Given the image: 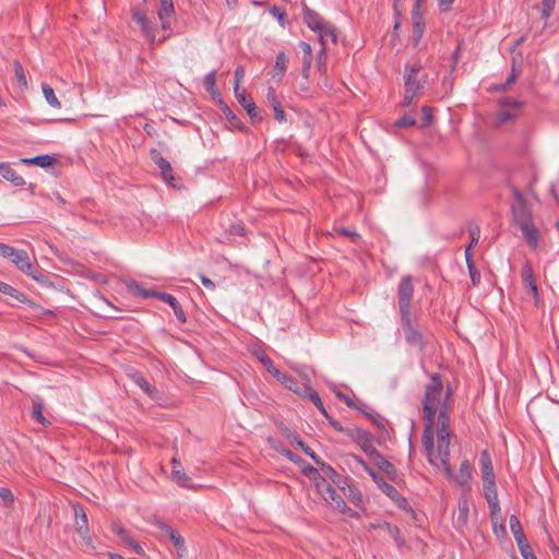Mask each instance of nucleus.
Returning <instances> with one entry per match:
<instances>
[{
	"instance_id": "f257e3e1",
	"label": "nucleus",
	"mask_w": 559,
	"mask_h": 559,
	"mask_svg": "<svg viewBox=\"0 0 559 559\" xmlns=\"http://www.w3.org/2000/svg\"><path fill=\"white\" fill-rule=\"evenodd\" d=\"M429 379L430 381L425 386V394L421 402L424 420L423 445L429 463L437 465V457L433 456V437L437 412L442 403L443 381L440 373H432L429 376Z\"/></svg>"
},
{
	"instance_id": "f03ea898",
	"label": "nucleus",
	"mask_w": 559,
	"mask_h": 559,
	"mask_svg": "<svg viewBox=\"0 0 559 559\" xmlns=\"http://www.w3.org/2000/svg\"><path fill=\"white\" fill-rule=\"evenodd\" d=\"M511 212L513 222L522 231L525 242L533 251H536L539 247L540 236L527 204H512Z\"/></svg>"
},
{
	"instance_id": "7ed1b4c3",
	"label": "nucleus",
	"mask_w": 559,
	"mask_h": 559,
	"mask_svg": "<svg viewBox=\"0 0 559 559\" xmlns=\"http://www.w3.org/2000/svg\"><path fill=\"white\" fill-rule=\"evenodd\" d=\"M355 461L364 468V471L372 478L379 489L389 497L400 509L405 510L408 507L406 498L391 484L378 474L361 456L354 455Z\"/></svg>"
},
{
	"instance_id": "20e7f679",
	"label": "nucleus",
	"mask_w": 559,
	"mask_h": 559,
	"mask_svg": "<svg viewBox=\"0 0 559 559\" xmlns=\"http://www.w3.org/2000/svg\"><path fill=\"white\" fill-rule=\"evenodd\" d=\"M401 328L404 333L405 342L408 346L424 353L427 340L421 331L418 318L414 313L401 314Z\"/></svg>"
},
{
	"instance_id": "39448f33",
	"label": "nucleus",
	"mask_w": 559,
	"mask_h": 559,
	"mask_svg": "<svg viewBox=\"0 0 559 559\" xmlns=\"http://www.w3.org/2000/svg\"><path fill=\"white\" fill-rule=\"evenodd\" d=\"M274 449L288 459L290 462L298 465L301 468L302 474L308 477L310 480L314 481L316 486L320 488V483H325V477L320 474L319 469L309 463H307L301 456L295 454L289 449L284 447H274Z\"/></svg>"
},
{
	"instance_id": "423d86ee",
	"label": "nucleus",
	"mask_w": 559,
	"mask_h": 559,
	"mask_svg": "<svg viewBox=\"0 0 559 559\" xmlns=\"http://www.w3.org/2000/svg\"><path fill=\"white\" fill-rule=\"evenodd\" d=\"M11 262L14 263L21 272L32 277L37 283H46V275L37 270L36 264L31 262L28 253L25 250L16 249L14 255L11 258Z\"/></svg>"
},
{
	"instance_id": "0eeeda50",
	"label": "nucleus",
	"mask_w": 559,
	"mask_h": 559,
	"mask_svg": "<svg viewBox=\"0 0 559 559\" xmlns=\"http://www.w3.org/2000/svg\"><path fill=\"white\" fill-rule=\"evenodd\" d=\"M423 66L420 62H414L412 64L407 63L404 67V86L406 92H412L413 94H419L420 90L424 88L427 83L428 74L421 75L420 79L417 78L418 73L421 71Z\"/></svg>"
},
{
	"instance_id": "6e6552de",
	"label": "nucleus",
	"mask_w": 559,
	"mask_h": 559,
	"mask_svg": "<svg viewBox=\"0 0 559 559\" xmlns=\"http://www.w3.org/2000/svg\"><path fill=\"white\" fill-rule=\"evenodd\" d=\"M414 296L413 277L404 275L397 285V304L401 314L413 313L412 300Z\"/></svg>"
},
{
	"instance_id": "1a4fd4ad",
	"label": "nucleus",
	"mask_w": 559,
	"mask_h": 559,
	"mask_svg": "<svg viewBox=\"0 0 559 559\" xmlns=\"http://www.w3.org/2000/svg\"><path fill=\"white\" fill-rule=\"evenodd\" d=\"M150 156L157 165L164 181L174 188H179L181 186L180 178L175 175L170 163L156 148L150 150Z\"/></svg>"
},
{
	"instance_id": "9d476101",
	"label": "nucleus",
	"mask_w": 559,
	"mask_h": 559,
	"mask_svg": "<svg viewBox=\"0 0 559 559\" xmlns=\"http://www.w3.org/2000/svg\"><path fill=\"white\" fill-rule=\"evenodd\" d=\"M152 524L159 530L162 536L167 537L173 543L178 551V556L181 557L186 551L183 537L169 524L158 518H155Z\"/></svg>"
},
{
	"instance_id": "9b49d317",
	"label": "nucleus",
	"mask_w": 559,
	"mask_h": 559,
	"mask_svg": "<svg viewBox=\"0 0 559 559\" xmlns=\"http://www.w3.org/2000/svg\"><path fill=\"white\" fill-rule=\"evenodd\" d=\"M499 106L502 108L497 114L498 123H506L511 121L518 117L519 109L522 107L523 103L519 102L511 97H503L499 99Z\"/></svg>"
},
{
	"instance_id": "f8f14e48",
	"label": "nucleus",
	"mask_w": 559,
	"mask_h": 559,
	"mask_svg": "<svg viewBox=\"0 0 559 559\" xmlns=\"http://www.w3.org/2000/svg\"><path fill=\"white\" fill-rule=\"evenodd\" d=\"M521 280L524 285L525 292L533 296L536 302L539 300V293L536 276L532 263L526 260L521 270Z\"/></svg>"
},
{
	"instance_id": "ddd939ff",
	"label": "nucleus",
	"mask_w": 559,
	"mask_h": 559,
	"mask_svg": "<svg viewBox=\"0 0 559 559\" xmlns=\"http://www.w3.org/2000/svg\"><path fill=\"white\" fill-rule=\"evenodd\" d=\"M321 486H324V490L326 493V496L324 497L325 500H330V503L335 510L340 511L342 514H347L350 518H356L358 515L356 511L352 510L346 504L344 499L340 495H337L335 489L330 484H328L326 481L320 483V487Z\"/></svg>"
},
{
	"instance_id": "4468645a",
	"label": "nucleus",
	"mask_w": 559,
	"mask_h": 559,
	"mask_svg": "<svg viewBox=\"0 0 559 559\" xmlns=\"http://www.w3.org/2000/svg\"><path fill=\"white\" fill-rule=\"evenodd\" d=\"M452 394L453 390L450 385L447 386V390L443 395L442 403L437 412L438 425H447L450 426V414L452 409Z\"/></svg>"
},
{
	"instance_id": "2eb2a0df",
	"label": "nucleus",
	"mask_w": 559,
	"mask_h": 559,
	"mask_svg": "<svg viewBox=\"0 0 559 559\" xmlns=\"http://www.w3.org/2000/svg\"><path fill=\"white\" fill-rule=\"evenodd\" d=\"M274 372L276 373L275 379L286 389L296 393L300 397L306 392V381L302 384H299L296 379H294L292 376L287 373H284L280 370H275Z\"/></svg>"
},
{
	"instance_id": "dca6fc26",
	"label": "nucleus",
	"mask_w": 559,
	"mask_h": 559,
	"mask_svg": "<svg viewBox=\"0 0 559 559\" xmlns=\"http://www.w3.org/2000/svg\"><path fill=\"white\" fill-rule=\"evenodd\" d=\"M10 290L5 295L14 298L19 302L27 305L31 309L35 310L38 316H51L53 312L49 309H44L36 302H34L32 299L27 298L23 293L14 288L13 286H10Z\"/></svg>"
},
{
	"instance_id": "f3484780",
	"label": "nucleus",
	"mask_w": 559,
	"mask_h": 559,
	"mask_svg": "<svg viewBox=\"0 0 559 559\" xmlns=\"http://www.w3.org/2000/svg\"><path fill=\"white\" fill-rule=\"evenodd\" d=\"M302 15L304 22L307 26L313 32H321L322 27L325 23L324 19L316 11L307 7V4H302Z\"/></svg>"
},
{
	"instance_id": "a211bd4d",
	"label": "nucleus",
	"mask_w": 559,
	"mask_h": 559,
	"mask_svg": "<svg viewBox=\"0 0 559 559\" xmlns=\"http://www.w3.org/2000/svg\"><path fill=\"white\" fill-rule=\"evenodd\" d=\"M373 461L374 465L383 472L393 483L397 481V471L396 467L388 461L379 451L376 454L370 456Z\"/></svg>"
},
{
	"instance_id": "6ab92c4d",
	"label": "nucleus",
	"mask_w": 559,
	"mask_h": 559,
	"mask_svg": "<svg viewBox=\"0 0 559 559\" xmlns=\"http://www.w3.org/2000/svg\"><path fill=\"white\" fill-rule=\"evenodd\" d=\"M374 441L380 443V441L378 439H376L374 436L370 431H367L364 429L359 436H356L355 442L370 457L373 454H376L378 451L373 447Z\"/></svg>"
},
{
	"instance_id": "aec40b11",
	"label": "nucleus",
	"mask_w": 559,
	"mask_h": 559,
	"mask_svg": "<svg viewBox=\"0 0 559 559\" xmlns=\"http://www.w3.org/2000/svg\"><path fill=\"white\" fill-rule=\"evenodd\" d=\"M217 105L233 128L245 133L249 132V128L242 123L240 118L234 114L231 108L223 99H218Z\"/></svg>"
},
{
	"instance_id": "412c9836",
	"label": "nucleus",
	"mask_w": 559,
	"mask_h": 559,
	"mask_svg": "<svg viewBox=\"0 0 559 559\" xmlns=\"http://www.w3.org/2000/svg\"><path fill=\"white\" fill-rule=\"evenodd\" d=\"M158 17L164 29L171 26V19L175 14L173 0H159Z\"/></svg>"
},
{
	"instance_id": "4be33fe9",
	"label": "nucleus",
	"mask_w": 559,
	"mask_h": 559,
	"mask_svg": "<svg viewBox=\"0 0 559 559\" xmlns=\"http://www.w3.org/2000/svg\"><path fill=\"white\" fill-rule=\"evenodd\" d=\"M75 526L82 538H87L90 534L88 520L84 508L81 504L74 506Z\"/></svg>"
},
{
	"instance_id": "5701e85b",
	"label": "nucleus",
	"mask_w": 559,
	"mask_h": 559,
	"mask_svg": "<svg viewBox=\"0 0 559 559\" xmlns=\"http://www.w3.org/2000/svg\"><path fill=\"white\" fill-rule=\"evenodd\" d=\"M320 469L335 486L345 490V485L349 481L348 477L338 474L330 464L324 461L320 464Z\"/></svg>"
},
{
	"instance_id": "b1692460",
	"label": "nucleus",
	"mask_w": 559,
	"mask_h": 559,
	"mask_svg": "<svg viewBox=\"0 0 559 559\" xmlns=\"http://www.w3.org/2000/svg\"><path fill=\"white\" fill-rule=\"evenodd\" d=\"M158 300L167 302L170 306V308L173 309L177 320L181 324L187 322V317H186V313H185V311L182 309V306L180 305V302L177 300V298L175 296H173L171 294L163 292L158 296Z\"/></svg>"
},
{
	"instance_id": "393cba45",
	"label": "nucleus",
	"mask_w": 559,
	"mask_h": 559,
	"mask_svg": "<svg viewBox=\"0 0 559 559\" xmlns=\"http://www.w3.org/2000/svg\"><path fill=\"white\" fill-rule=\"evenodd\" d=\"M266 98H267L270 106L273 109L274 119L278 122H284L286 120V112L283 109L282 104H281L280 99L277 98L276 92L273 87L267 88Z\"/></svg>"
},
{
	"instance_id": "a878e982",
	"label": "nucleus",
	"mask_w": 559,
	"mask_h": 559,
	"mask_svg": "<svg viewBox=\"0 0 559 559\" xmlns=\"http://www.w3.org/2000/svg\"><path fill=\"white\" fill-rule=\"evenodd\" d=\"M468 513H469V507H468V501L466 498L462 497L459 499V503H457V514H456V518L454 519V526L456 528H464L467 526V523H468Z\"/></svg>"
},
{
	"instance_id": "bb28decb",
	"label": "nucleus",
	"mask_w": 559,
	"mask_h": 559,
	"mask_svg": "<svg viewBox=\"0 0 559 559\" xmlns=\"http://www.w3.org/2000/svg\"><path fill=\"white\" fill-rule=\"evenodd\" d=\"M521 72H522L521 66H518L515 63V60L513 59L511 72H510L506 83L499 84V85H492L490 87V91L491 92H507L516 82Z\"/></svg>"
},
{
	"instance_id": "cd10ccee",
	"label": "nucleus",
	"mask_w": 559,
	"mask_h": 559,
	"mask_svg": "<svg viewBox=\"0 0 559 559\" xmlns=\"http://www.w3.org/2000/svg\"><path fill=\"white\" fill-rule=\"evenodd\" d=\"M243 96H245V100H240V98H236V99L245 108V110L247 111V115L250 117L252 123H258V122L262 121L263 118H262L258 107L255 106L254 102L247 94L246 91H245Z\"/></svg>"
},
{
	"instance_id": "c85d7f7f",
	"label": "nucleus",
	"mask_w": 559,
	"mask_h": 559,
	"mask_svg": "<svg viewBox=\"0 0 559 559\" xmlns=\"http://www.w3.org/2000/svg\"><path fill=\"white\" fill-rule=\"evenodd\" d=\"M479 463L481 469V480L496 479L491 457L487 450H484L480 453Z\"/></svg>"
},
{
	"instance_id": "c756f323",
	"label": "nucleus",
	"mask_w": 559,
	"mask_h": 559,
	"mask_svg": "<svg viewBox=\"0 0 559 559\" xmlns=\"http://www.w3.org/2000/svg\"><path fill=\"white\" fill-rule=\"evenodd\" d=\"M0 175L8 181L12 182L15 187H20L25 183L23 177L20 176L9 163H0Z\"/></svg>"
},
{
	"instance_id": "7c9ffc66",
	"label": "nucleus",
	"mask_w": 559,
	"mask_h": 559,
	"mask_svg": "<svg viewBox=\"0 0 559 559\" xmlns=\"http://www.w3.org/2000/svg\"><path fill=\"white\" fill-rule=\"evenodd\" d=\"M58 159L52 155H38L32 158H21V163L26 165H36L41 168H48L56 165Z\"/></svg>"
},
{
	"instance_id": "2f4dec72",
	"label": "nucleus",
	"mask_w": 559,
	"mask_h": 559,
	"mask_svg": "<svg viewBox=\"0 0 559 559\" xmlns=\"http://www.w3.org/2000/svg\"><path fill=\"white\" fill-rule=\"evenodd\" d=\"M372 527H379V528L383 530L388 535H390L394 539V542L396 543V545L399 547L404 546L405 539L402 536L401 531L397 526H395L389 522H383L378 525H372Z\"/></svg>"
},
{
	"instance_id": "473e14b6",
	"label": "nucleus",
	"mask_w": 559,
	"mask_h": 559,
	"mask_svg": "<svg viewBox=\"0 0 559 559\" xmlns=\"http://www.w3.org/2000/svg\"><path fill=\"white\" fill-rule=\"evenodd\" d=\"M171 463L174 480H176L181 487H189L190 477L183 472L180 461L174 457Z\"/></svg>"
},
{
	"instance_id": "72a5a7b5",
	"label": "nucleus",
	"mask_w": 559,
	"mask_h": 559,
	"mask_svg": "<svg viewBox=\"0 0 559 559\" xmlns=\"http://www.w3.org/2000/svg\"><path fill=\"white\" fill-rule=\"evenodd\" d=\"M288 57L284 51H280L276 55L273 78H277V81H281L287 70Z\"/></svg>"
},
{
	"instance_id": "f704fd0d",
	"label": "nucleus",
	"mask_w": 559,
	"mask_h": 559,
	"mask_svg": "<svg viewBox=\"0 0 559 559\" xmlns=\"http://www.w3.org/2000/svg\"><path fill=\"white\" fill-rule=\"evenodd\" d=\"M304 379L306 380V392L302 394L301 399L311 401L318 409L322 408L324 406L323 402L318 392L311 388L310 378L304 374Z\"/></svg>"
},
{
	"instance_id": "c9c22d12",
	"label": "nucleus",
	"mask_w": 559,
	"mask_h": 559,
	"mask_svg": "<svg viewBox=\"0 0 559 559\" xmlns=\"http://www.w3.org/2000/svg\"><path fill=\"white\" fill-rule=\"evenodd\" d=\"M204 87L211 94L212 98L216 102L221 98V93L216 87V71H211L204 76Z\"/></svg>"
},
{
	"instance_id": "e433bc0d",
	"label": "nucleus",
	"mask_w": 559,
	"mask_h": 559,
	"mask_svg": "<svg viewBox=\"0 0 559 559\" xmlns=\"http://www.w3.org/2000/svg\"><path fill=\"white\" fill-rule=\"evenodd\" d=\"M133 20L140 25L141 29L147 36H152V39H154V34H153L154 28L151 25V22L148 21L145 13L141 12L140 10H133Z\"/></svg>"
},
{
	"instance_id": "4c0bfd02",
	"label": "nucleus",
	"mask_w": 559,
	"mask_h": 559,
	"mask_svg": "<svg viewBox=\"0 0 559 559\" xmlns=\"http://www.w3.org/2000/svg\"><path fill=\"white\" fill-rule=\"evenodd\" d=\"M245 76V69L242 66H238L234 73V93L236 98L245 100V90L240 88V82Z\"/></svg>"
},
{
	"instance_id": "58836bf2",
	"label": "nucleus",
	"mask_w": 559,
	"mask_h": 559,
	"mask_svg": "<svg viewBox=\"0 0 559 559\" xmlns=\"http://www.w3.org/2000/svg\"><path fill=\"white\" fill-rule=\"evenodd\" d=\"M129 288L138 296H141V297H144V298H151V297H154L156 299H158V296L163 293V292H158V290H154V289H145V288H142L138 282L135 281H131V283L129 284Z\"/></svg>"
},
{
	"instance_id": "ea45409f",
	"label": "nucleus",
	"mask_w": 559,
	"mask_h": 559,
	"mask_svg": "<svg viewBox=\"0 0 559 559\" xmlns=\"http://www.w3.org/2000/svg\"><path fill=\"white\" fill-rule=\"evenodd\" d=\"M483 489L487 502L498 500L496 479L483 480Z\"/></svg>"
},
{
	"instance_id": "a19ab883",
	"label": "nucleus",
	"mask_w": 559,
	"mask_h": 559,
	"mask_svg": "<svg viewBox=\"0 0 559 559\" xmlns=\"http://www.w3.org/2000/svg\"><path fill=\"white\" fill-rule=\"evenodd\" d=\"M44 404L41 401H33L32 416L43 426H49L50 421L43 415Z\"/></svg>"
},
{
	"instance_id": "79ce46f5",
	"label": "nucleus",
	"mask_w": 559,
	"mask_h": 559,
	"mask_svg": "<svg viewBox=\"0 0 559 559\" xmlns=\"http://www.w3.org/2000/svg\"><path fill=\"white\" fill-rule=\"evenodd\" d=\"M133 379L136 385H139L148 396L155 397L157 395V389L152 385L144 377L136 374L133 377Z\"/></svg>"
},
{
	"instance_id": "37998d69",
	"label": "nucleus",
	"mask_w": 559,
	"mask_h": 559,
	"mask_svg": "<svg viewBox=\"0 0 559 559\" xmlns=\"http://www.w3.org/2000/svg\"><path fill=\"white\" fill-rule=\"evenodd\" d=\"M111 532L116 534L124 545L132 543V537L129 532L119 522L111 523Z\"/></svg>"
},
{
	"instance_id": "c03bdc74",
	"label": "nucleus",
	"mask_w": 559,
	"mask_h": 559,
	"mask_svg": "<svg viewBox=\"0 0 559 559\" xmlns=\"http://www.w3.org/2000/svg\"><path fill=\"white\" fill-rule=\"evenodd\" d=\"M413 22V46L417 47L424 36L426 28L425 20L412 21Z\"/></svg>"
},
{
	"instance_id": "a18cd8bd",
	"label": "nucleus",
	"mask_w": 559,
	"mask_h": 559,
	"mask_svg": "<svg viewBox=\"0 0 559 559\" xmlns=\"http://www.w3.org/2000/svg\"><path fill=\"white\" fill-rule=\"evenodd\" d=\"M41 88H43V94L47 100V103L51 106V107H55V108H60V102L58 100L56 94H55V91L53 88L49 85V84H46L44 83L41 85Z\"/></svg>"
},
{
	"instance_id": "49530a36",
	"label": "nucleus",
	"mask_w": 559,
	"mask_h": 559,
	"mask_svg": "<svg viewBox=\"0 0 559 559\" xmlns=\"http://www.w3.org/2000/svg\"><path fill=\"white\" fill-rule=\"evenodd\" d=\"M344 495L349 499L350 502H353L356 506H359L361 503V493L360 491L353 485L347 483L345 485Z\"/></svg>"
},
{
	"instance_id": "de8ad7c7",
	"label": "nucleus",
	"mask_w": 559,
	"mask_h": 559,
	"mask_svg": "<svg viewBox=\"0 0 559 559\" xmlns=\"http://www.w3.org/2000/svg\"><path fill=\"white\" fill-rule=\"evenodd\" d=\"M13 69L16 82L22 88H27V80L22 63L19 60L13 61Z\"/></svg>"
},
{
	"instance_id": "09e8293b",
	"label": "nucleus",
	"mask_w": 559,
	"mask_h": 559,
	"mask_svg": "<svg viewBox=\"0 0 559 559\" xmlns=\"http://www.w3.org/2000/svg\"><path fill=\"white\" fill-rule=\"evenodd\" d=\"M450 435L437 437L439 456H443L445 459L447 456H450Z\"/></svg>"
},
{
	"instance_id": "8fccbe9b",
	"label": "nucleus",
	"mask_w": 559,
	"mask_h": 559,
	"mask_svg": "<svg viewBox=\"0 0 559 559\" xmlns=\"http://www.w3.org/2000/svg\"><path fill=\"white\" fill-rule=\"evenodd\" d=\"M270 14L277 19L278 23L285 27L288 24L287 14L284 8L272 5L269 10Z\"/></svg>"
},
{
	"instance_id": "3c124183",
	"label": "nucleus",
	"mask_w": 559,
	"mask_h": 559,
	"mask_svg": "<svg viewBox=\"0 0 559 559\" xmlns=\"http://www.w3.org/2000/svg\"><path fill=\"white\" fill-rule=\"evenodd\" d=\"M377 428H379L381 431L385 430V420L377 413L373 412H367L360 407L359 409Z\"/></svg>"
},
{
	"instance_id": "603ef678",
	"label": "nucleus",
	"mask_w": 559,
	"mask_h": 559,
	"mask_svg": "<svg viewBox=\"0 0 559 559\" xmlns=\"http://www.w3.org/2000/svg\"><path fill=\"white\" fill-rule=\"evenodd\" d=\"M472 471H473L472 465L467 460L461 462V465H460V477H461L460 483H461V485H464L468 479H471Z\"/></svg>"
},
{
	"instance_id": "864d4df0",
	"label": "nucleus",
	"mask_w": 559,
	"mask_h": 559,
	"mask_svg": "<svg viewBox=\"0 0 559 559\" xmlns=\"http://www.w3.org/2000/svg\"><path fill=\"white\" fill-rule=\"evenodd\" d=\"M317 34H318V36H321V37H322V35H324V37H330L333 44L337 43L336 29H335V26L331 23L325 22L322 27V31L317 32Z\"/></svg>"
},
{
	"instance_id": "5fc2aeb1",
	"label": "nucleus",
	"mask_w": 559,
	"mask_h": 559,
	"mask_svg": "<svg viewBox=\"0 0 559 559\" xmlns=\"http://www.w3.org/2000/svg\"><path fill=\"white\" fill-rule=\"evenodd\" d=\"M490 515L492 520L493 532L497 533V520H500V506L499 500L488 502Z\"/></svg>"
},
{
	"instance_id": "6e6d98bb",
	"label": "nucleus",
	"mask_w": 559,
	"mask_h": 559,
	"mask_svg": "<svg viewBox=\"0 0 559 559\" xmlns=\"http://www.w3.org/2000/svg\"><path fill=\"white\" fill-rule=\"evenodd\" d=\"M510 528H511V532H512L514 538L521 537L522 535H524V531L522 528L521 522H520L519 518L514 514H512L510 516Z\"/></svg>"
},
{
	"instance_id": "4d7b16f0",
	"label": "nucleus",
	"mask_w": 559,
	"mask_h": 559,
	"mask_svg": "<svg viewBox=\"0 0 559 559\" xmlns=\"http://www.w3.org/2000/svg\"><path fill=\"white\" fill-rule=\"evenodd\" d=\"M316 66L320 73L326 72V47H321L317 56Z\"/></svg>"
},
{
	"instance_id": "13d9d810",
	"label": "nucleus",
	"mask_w": 559,
	"mask_h": 559,
	"mask_svg": "<svg viewBox=\"0 0 559 559\" xmlns=\"http://www.w3.org/2000/svg\"><path fill=\"white\" fill-rule=\"evenodd\" d=\"M298 447L309 456L313 460V462L320 466V464L323 462V460L317 455V453L304 441H298Z\"/></svg>"
},
{
	"instance_id": "bf43d9fd",
	"label": "nucleus",
	"mask_w": 559,
	"mask_h": 559,
	"mask_svg": "<svg viewBox=\"0 0 559 559\" xmlns=\"http://www.w3.org/2000/svg\"><path fill=\"white\" fill-rule=\"evenodd\" d=\"M280 431L284 438L298 445V441H302L298 435L292 431L287 426L281 424Z\"/></svg>"
},
{
	"instance_id": "052dcab7",
	"label": "nucleus",
	"mask_w": 559,
	"mask_h": 559,
	"mask_svg": "<svg viewBox=\"0 0 559 559\" xmlns=\"http://www.w3.org/2000/svg\"><path fill=\"white\" fill-rule=\"evenodd\" d=\"M335 231L338 235H342V236L350 239V241L354 243H356L360 239V235L357 231L345 228V227L337 228V229H335Z\"/></svg>"
},
{
	"instance_id": "680f3d73",
	"label": "nucleus",
	"mask_w": 559,
	"mask_h": 559,
	"mask_svg": "<svg viewBox=\"0 0 559 559\" xmlns=\"http://www.w3.org/2000/svg\"><path fill=\"white\" fill-rule=\"evenodd\" d=\"M557 0H543L542 1V17L545 20V22L549 19L551 15V12L554 10V7L556 4Z\"/></svg>"
},
{
	"instance_id": "e2e57ef3",
	"label": "nucleus",
	"mask_w": 559,
	"mask_h": 559,
	"mask_svg": "<svg viewBox=\"0 0 559 559\" xmlns=\"http://www.w3.org/2000/svg\"><path fill=\"white\" fill-rule=\"evenodd\" d=\"M415 124H416L415 118L408 114H405L403 117H401L400 119H397L394 122V126L397 128H407V127H413Z\"/></svg>"
},
{
	"instance_id": "0e129e2a",
	"label": "nucleus",
	"mask_w": 559,
	"mask_h": 559,
	"mask_svg": "<svg viewBox=\"0 0 559 559\" xmlns=\"http://www.w3.org/2000/svg\"><path fill=\"white\" fill-rule=\"evenodd\" d=\"M471 282L473 286H477L480 282V273L478 272L475 263H469L467 265Z\"/></svg>"
},
{
	"instance_id": "69168bd1",
	"label": "nucleus",
	"mask_w": 559,
	"mask_h": 559,
	"mask_svg": "<svg viewBox=\"0 0 559 559\" xmlns=\"http://www.w3.org/2000/svg\"><path fill=\"white\" fill-rule=\"evenodd\" d=\"M259 360L261 361V364L266 368V370L275 378V370H278L274 365H273V361L272 359L263 354L259 357Z\"/></svg>"
},
{
	"instance_id": "338daca9",
	"label": "nucleus",
	"mask_w": 559,
	"mask_h": 559,
	"mask_svg": "<svg viewBox=\"0 0 559 559\" xmlns=\"http://www.w3.org/2000/svg\"><path fill=\"white\" fill-rule=\"evenodd\" d=\"M514 539H515V542L518 544L520 552L521 554H528V550L532 549V546L528 544L525 534L522 535L521 537H516Z\"/></svg>"
},
{
	"instance_id": "774afa93",
	"label": "nucleus",
	"mask_w": 559,
	"mask_h": 559,
	"mask_svg": "<svg viewBox=\"0 0 559 559\" xmlns=\"http://www.w3.org/2000/svg\"><path fill=\"white\" fill-rule=\"evenodd\" d=\"M468 234H469V238H471V241L468 245L472 247L476 246L480 238L479 226L478 225L472 226L468 230Z\"/></svg>"
}]
</instances>
